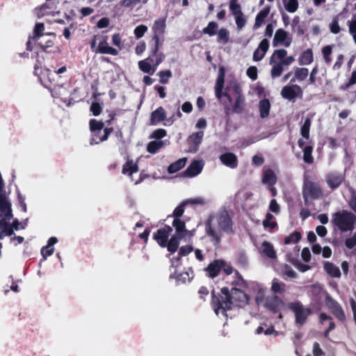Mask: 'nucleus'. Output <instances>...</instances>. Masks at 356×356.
<instances>
[{
    "label": "nucleus",
    "mask_w": 356,
    "mask_h": 356,
    "mask_svg": "<svg viewBox=\"0 0 356 356\" xmlns=\"http://www.w3.org/2000/svg\"><path fill=\"white\" fill-rule=\"evenodd\" d=\"M220 293L215 294L214 291L211 292V305L215 313L218 315L221 311L222 314L232 307V300L238 303L248 302L249 297L241 289L232 288L231 291L228 287H222L220 289Z\"/></svg>",
    "instance_id": "nucleus-1"
},
{
    "label": "nucleus",
    "mask_w": 356,
    "mask_h": 356,
    "mask_svg": "<svg viewBox=\"0 0 356 356\" xmlns=\"http://www.w3.org/2000/svg\"><path fill=\"white\" fill-rule=\"evenodd\" d=\"M287 51L284 49H276L270 57L269 63L272 65L270 75L273 79L280 76L284 70L292 64L295 59L293 56H287Z\"/></svg>",
    "instance_id": "nucleus-2"
},
{
    "label": "nucleus",
    "mask_w": 356,
    "mask_h": 356,
    "mask_svg": "<svg viewBox=\"0 0 356 356\" xmlns=\"http://www.w3.org/2000/svg\"><path fill=\"white\" fill-rule=\"evenodd\" d=\"M331 222L342 233L352 232L355 227L356 216L350 211L342 209L332 215Z\"/></svg>",
    "instance_id": "nucleus-3"
},
{
    "label": "nucleus",
    "mask_w": 356,
    "mask_h": 356,
    "mask_svg": "<svg viewBox=\"0 0 356 356\" xmlns=\"http://www.w3.org/2000/svg\"><path fill=\"white\" fill-rule=\"evenodd\" d=\"M288 308L294 314L295 322L298 325H304L308 317L312 314V309L304 307L299 300L289 302Z\"/></svg>",
    "instance_id": "nucleus-4"
},
{
    "label": "nucleus",
    "mask_w": 356,
    "mask_h": 356,
    "mask_svg": "<svg viewBox=\"0 0 356 356\" xmlns=\"http://www.w3.org/2000/svg\"><path fill=\"white\" fill-rule=\"evenodd\" d=\"M221 270L226 275H229L233 273L234 269L231 265L223 259H215L205 268L207 275L211 278L217 277Z\"/></svg>",
    "instance_id": "nucleus-5"
},
{
    "label": "nucleus",
    "mask_w": 356,
    "mask_h": 356,
    "mask_svg": "<svg viewBox=\"0 0 356 356\" xmlns=\"http://www.w3.org/2000/svg\"><path fill=\"white\" fill-rule=\"evenodd\" d=\"M302 196L305 204H307L309 198L316 200L322 197L323 191L318 183L312 181H306L303 186Z\"/></svg>",
    "instance_id": "nucleus-6"
},
{
    "label": "nucleus",
    "mask_w": 356,
    "mask_h": 356,
    "mask_svg": "<svg viewBox=\"0 0 356 356\" xmlns=\"http://www.w3.org/2000/svg\"><path fill=\"white\" fill-rule=\"evenodd\" d=\"M325 303L330 312L341 322L346 321V315L342 307L330 295H327L325 299Z\"/></svg>",
    "instance_id": "nucleus-7"
},
{
    "label": "nucleus",
    "mask_w": 356,
    "mask_h": 356,
    "mask_svg": "<svg viewBox=\"0 0 356 356\" xmlns=\"http://www.w3.org/2000/svg\"><path fill=\"white\" fill-rule=\"evenodd\" d=\"M216 219L218 225L221 231L227 234H232L234 232L233 222L227 210L220 211L217 214Z\"/></svg>",
    "instance_id": "nucleus-8"
},
{
    "label": "nucleus",
    "mask_w": 356,
    "mask_h": 356,
    "mask_svg": "<svg viewBox=\"0 0 356 356\" xmlns=\"http://www.w3.org/2000/svg\"><path fill=\"white\" fill-rule=\"evenodd\" d=\"M232 89L236 99L232 108V113L241 114L243 113L245 106V98L242 93L241 87L238 84H235Z\"/></svg>",
    "instance_id": "nucleus-9"
},
{
    "label": "nucleus",
    "mask_w": 356,
    "mask_h": 356,
    "mask_svg": "<svg viewBox=\"0 0 356 356\" xmlns=\"http://www.w3.org/2000/svg\"><path fill=\"white\" fill-rule=\"evenodd\" d=\"M284 305V302L277 295L268 296L265 298L264 307L274 314L280 313Z\"/></svg>",
    "instance_id": "nucleus-10"
},
{
    "label": "nucleus",
    "mask_w": 356,
    "mask_h": 356,
    "mask_svg": "<svg viewBox=\"0 0 356 356\" xmlns=\"http://www.w3.org/2000/svg\"><path fill=\"white\" fill-rule=\"evenodd\" d=\"M345 179L344 174L337 171L329 172L325 175L326 183L332 191L338 188L344 182Z\"/></svg>",
    "instance_id": "nucleus-11"
},
{
    "label": "nucleus",
    "mask_w": 356,
    "mask_h": 356,
    "mask_svg": "<svg viewBox=\"0 0 356 356\" xmlns=\"http://www.w3.org/2000/svg\"><path fill=\"white\" fill-rule=\"evenodd\" d=\"M172 232V228L170 225H165L163 227L157 229L153 234V239L161 248H165L168 245L169 236Z\"/></svg>",
    "instance_id": "nucleus-12"
},
{
    "label": "nucleus",
    "mask_w": 356,
    "mask_h": 356,
    "mask_svg": "<svg viewBox=\"0 0 356 356\" xmlns=\"http://www.w3.org/2000/svg\"><path fill=\"white\" fill-rule=\"evenodd\" d=\"M161 44H162L160 42V39H158L156 36L155 42H153L151 51L148 56L149 61L152 62L156 67L161 63L165 58V55L162 52L159 51Z\"/></svg>",
    "instance_id": "nucleus-13"
},
{
    "label": "nucleus",
    "mask_w": 356,
    "mask_h": 356,
    "mask_svg": "<svg viewBox=\"0 0 356 356\" xmlns=\"http://www.w3.org/2000/svg\"><path fill=\"white\" fill-rule=\"evenodd\" d=\"M108 35H99V42L97 47L95 49V53L102 54H111L113 56L118 55L119 51L116 49L108 45Z\"/></svg>",
    "instance_id": "nucleus-14"
},
{
    "label": "nucleus",
    "mask_w": 356,
    "mask_h": 356,
    "mask_svg": "<svg viewBox=\"0 0 356 356\" xmlns=\"http://www.w3.org/2000/svg\"><path fill=\"white\" fill-rule=\"evenodd\" d=\"M292 42V38L289 35V33L282 29H279L276 31L273 44L274 47L278 44H282L286 47H289Z\"/></svg>",
    "instance_id": "nucleus-15"
},
{
    "label": "nucleus",
    "mask_w": 356,
    "mask_h": 356,
    "mask_svg": "<svg viewBox=\"0 0 356 356\" xmlns=\"http://www.w3.org/2000/svg\"><path fill=\"white\" fill-rule=\"evenodd\" d=\"M36 45L41 49V53L47 55H56L60 53V48L55 45L54 40H47L44 43L42 42H36Z\"/></svg>",
    "instance_id": "nucleus-16"
},
{
    "label": "nucleus",
    "mask_w": 356,
    "mask_h": 356,
    "mask_svg": "<svg viewBox=\"0 0 356 356\" xmlns=\"http://www.w3.org/2000/svg\"><path fill=\"white\" fill-rule=\"evenodd\" d=\"M204 164L202 161L194 160L182 172V176L186 177H193L199 175L202 169Z\"/></svg>",
    "instance_id": "nucleus-17"
},
{
    "label": "nucleus",
    "mask_w": 356,
    "mask_h": 356,
    "mask_svg": "<svg viewBox=\"0 0 356 356\" xmlns=\"http://www.w3.org/2000/svg\"><path fill=\"white\" fill-rule=\"evenodd\" d=\"M211 220V217H209L206 223V233L210 237L211 241L215 245L218 246L221 242L222 234L212 227Z\"/></svg>",
    "instance_id": "nucleus-18"
},
{
    "label": "nucleus",
    "mask_w": 356,
    "mask_h": 356,
    "mask_svg": "<svg viewBox=\"0 0 356 356\" xmlns=\"http://www.w3.org/2000/svg\"><path fill=\"white\" fill-rule=\"evenodd\" d=\"M299 92L302 93V89L296 84L284 86L281 90L282 97L289 100L295 99Z\"/></svg>",
    "instance_id": "nucleus-19"
},
{
    "label": "nucleus",
    "mask_w": 356,
    "mask_h": 356,
    "mask_svg": "<svg viewBox=\"0 0 356 356\" xmlns=\"http://www.w3.org/2000/svg\"><path fill=\"white\" fill-rule=\"evenodd\" d=\"M269 41L268 39H263L257 49H256L253 53V60L256 62L261 60L265 56L267 51L269 49Z\"/></svg>",
    "instance_id": "nucleus-20"
},
{
    "label": "nucleus",
    "mask_w": 356,
    "mask_h": 356,
    "mask_svg": "<svg viewBox=\"0 0 356 356\" xmlns=\"http://www.w3.org/2000/svg\"><path fill=\"white\" fill-rule=\"evenodd\" d=\"M221 163L230 168H236L238 164L237 156L232 152H227L220 156Z\"/></svg>",
    "instance_id": "nucleus-21"
},
{
    "label": "nucleus",
    "mask_w": 356,
    "mask_h": 356,
    "mask_svg": "<svg viewBox=\"0 0 356 356\" xmlns=\"http://www.w3.org/2000/svg\"><path fill=\"white\" fill-rule=\"evenodd\" d=\"M191 273L188 271L177 273V270H175L174 273L170 275V279L175 278L178 283H186L189 282L193 277V272L191 268H189Z\"/></svg>",
    "instance_id": "nucleus-22"
},
{
    "label": "nucleus",
    "mask_w": 356,
    "mask_h": 356,
    "mask_svg": "<svg viewBox=\"0 0 356 356\" xmlns=\"http://www.w3.org/2000/svg\"><path fill=\"white\" fill-rule=\"evenodd\" d=\"M166 118V112L162 106H159L151 113L150 123L156 125L158 123L165 120Z\"/></svg>",
    "instance_id": "nucleus-23"
},
{
    "label": "nucleus",
    "mask_w": 356,
    "mask_h": 356,
    "mask_svg": "<svg viewBox=\"0 0 356 356\" xmlns=\"http://www.w3.org/2000/svg\"><path fill=\"white\" fill-rule=\"evenodd\" d=\"M165 19L161 18L156 20L152 26V30L154 32V35L152 37V41L155 42V37L159 39L161 35H163L165 32Z\"/></svg>",
    "instance_id": "nucleus-24"
},
{
    "label": "nucleus",
    "mask_w": 356,
    "mask_h": 356,
    "mask_svg": "<svg viewBox=\"0 0 356 356\" xmlns=\"http://www.w3.org/2000/svg\"><path fill=\"white\" fill-rule=\"evenodd\" d=\"M172 226L175 229V235L184 238L188 232L186 228V222L184 220L178 218H174Z\"/></svg>",
    "instance_id": "nucleus-25"
},
{
    "label": "nucleus",
    "mask_w": 356,
    "mask_h": 356,
    "mask_svg": "<svg viewBox=\"0 0 356 356\" xmlns=\"http://www.w3.org/2000/svg\"><path fill=\"white\" fill-rule=\"evenodd\" d=\"M313 61L314 55L312 49H307L303 51L298 58V63L300 65H308Z\"/></svg>",
    "instance_id": "nucleus-26"
},
{
    "label": "nucleus",
    "mask_w": 356,
    "mask_h": 356,
    "mask_svg": "<svg viewBox=\"0 0 356 356\" xmlns=\"http://www.w3.org/2000/svg\"><path fill=\"white\" fill-rule=\"evenodd\" d=\"M270 6H266L257 13L255 18V22L254 24V29L259 28L263 24L266 18L267 17L270 13Z\"/></svg>",
    "instance_id": "nucleus-27"
},
{
    "label": "nucleus",
    "mask_w": 356,
    "mask_h": 356,
    "mask_svg": "<svg viewBox=\"0 0 356 356\" xmlns=\"http://www.w3.org/2000/svg\"><path fill=\"white\" fill-rule=\"evenodd\" d=\"M261 252L270 259L276 258V252L273 244L268 241H264L261 245Z\"/></svg>",
    "instance_id": "nucleus-28"
},
{
    "label": "nucleus",
    "mask_w": 356,
    "mask_h": 356,
    "mask_svg": "<svg viewBox=\"0 0 356 356\" xmlns=\"http://www.w3.org/2000/svg\"><path fill=\"white\" fill-rule=\"evenodd\" d=\"M319 321L322 324H324L325 321H328L329 323L328 327L324 332V336L327 337L329 333L335 328V323L333 318L325 313H321L319 316Z\"/></svg>",
    "instance_id": "nucleus-29"
},
{
    "label": "nucleus",
    "mask_w": 356,
    "mask_h": 356,
    "mask_svg": "<svg viewBox=\"0 0 356 356\" xmlns=\"http://www.w3.org/2000/svg\"><path fill=\"white\" fill-rule=\"evenodd\" d=\"M277 181V177L271 169H268L264 171L263 177H262V182L264 184H266L269 186H273L275 184Z\"/></svg>",
    "instance_id": "nucleus-30"
},
{
    "label": "nucleus",
    "mask_w": 356,
    "mask_h": 356,
    "mask_svg": "<svg viewBox=\"0 0 356 356\" xmlns=\"http://www.w3.org/2000/svg\"><path fill=\"white\" fill-rule=\"evenodd\" d=\"M270 109V101L268 99H263L259 101V115L261 118H267L269 115Z\"/></svg>",
    "instance_id": "nucleus-31"
},
{
    "label": "nucleus",
    "mask_w": 356,
    "mask_h": 356,
    "mask_svg": "<svg viewBox=\"0 0 356 356\" xmlns=\"http://www.w3.org/2000/svg\"><path fill=\"white\" fill-rule=\"evenodd\" d=\"M183 238V237L173 235L172 237L168 241V245H165L168 251L171 253H175L179 248L180 241Z\"/></svg>",
    "instance_id": "nucleus-32"
},
{
    "label": "nucleus",
    "mask_w": 356,
    "mask_h": 356,
    "mask_svg": "<svg viewBox=\"0 0 356 356\" xmlns=\"http://www.w3.org/2000/svg\"><path fill=\"white\" fill-rule=\"evenodd\" d=\"M151 63L152 62L149 61L148 58L145 60H140L138 62L139 69L144 73L153 74L157 67H156L155 65L152 67L151 65Z\"/></svg>",
    "instance_id": "nucleus-33"
},
{
    "label": "nucleus",
    "mask_w": 356,
    "mask_h": 356,
    "mask_svg": "<svg viewBox=\"0 0 356 356\" xmlns=\"http://www.w3.org/2000/svg\"><path fill=\"white\" fill-rule=\"evenodd\" d=\"M324 270L331 277H340L341 276V271L339 267L331 262L326 261L324 264Z\"/></svg>",
    "instance_id": "nucleus-34"
},
{
    "label": "nucleus",
    "mask_w": 356,
    "mask_h": 356,
    "mask_svg": "<svg viewBox=\"0 0 356 356\" xmlns=\"http://www.w3.org/2000/svg\"><path fill=\"white\" fill-rule=\"evenodd\" d=\"M44 24L42 22L36 23L33 31V35H31V38H32L33 41L36 43L38 40L44 35Z\"/></svg>",
    "instance_id": "nucleus-35"
},
{
    "label": "nucleus",
    "mask_w": 356,
    "mask_h": 356,
    "mask_svg": "<svg viewBox=\"0 0 356 356\" xmlns=\"http://www.w3.org/2000/svg\"><path fill=\"white\" fill-rule=\"evenodd\" d=\"M186 161H187L186 158L179 159V160H177L175 162L171 163L168 166V172L170 174H173V173H175V172H178L179 170L182 169L186 165Z\"/></svg>",
    "instance_id": "nucleus-36"
},
{
    "label": "nucleus",
    "mask_w": 356,
    "mask_h": 356,
    "mask_svg": "<svg viewBox=\"0 0 356 356\" xmlns=\"http://www.w3.org/2000/svg\"><path fill=\"white\" fill-rule=\"evenodd\" d=\"M309 75V70L306 67H297L294 72V77L291 79V82L296 80L302 81L306 79Z\"/></svg>",
    "instance_id": "nucleus-37"
},
{
    "label": "nucleus",
    "mask_w": 356,
    "mask_h": 356,
    "mask_svg": "<svg viewBox=\"0 0 356 356\" xmlns=\"http://www.w3.org/2000/svg\"><path fill=\"white\" fill-rule=\"evenodd\" d=\"M273 215L269 212H268L266 215V218L262 222V225L265 229H269V230L272 231L275 227H277V223L276 221L273 220Z\"/></svg>",
    "instance_id": "nucleus-38"
},
{
    "label": "nucleus",
    "mask_w": 356,
    "mask_h": 356,
    "mask_svg": "<svg viewBox=\"0 0 356 356\" xmlns=\"http://www.w3.org/2000/svg\"><path fill=\"white\" fill-rule=\"evenodd\" d=\"M138 171V166L134 163L132 161H128L123 165L122 172L124 175H131L133 173Z\"/></svg>",
    "instance_id": "nucleus-39"
},
{
    "label": "nucleus",
    "mask_w": 356,
    "mask_h": 356,
    "mask_svg": "<svg viewBox=\"0 0 356 356\" xmlns=\"http://www.w3.org/2000/svg\"><path fill=\"white\" fill-rule=\"evenodd\" d=\"M303 161L307 164L314 163V157L312 156L313 147L312 145H306L303 149Z\"/></svg>",
    "instance_id": "nucleus-40"
},
{
    "label": "nucleus",
    "mask_w": 356,
    "mask_h": 356,
    "mask_svg": "<svg viewBox=\"0 0 356 356\" xmlns=\"http://www.w3.org/2000/svg\"><path fill=\"white\" fill-rule=\"evenodd\" d=\"M114 131L113 128L108 126L107 127L104 129V134L102 136L101 138L99 140H95V138L90 139V145L92 144H99L102 142L106 141L108 140L109 135Z\"/></svg>",
    "instance_id": "nucleus-41"
},
{
    "label": "nucleus",
    "mask_w": 356,
    "mask_h": 356,
    "mask_svg": "<svg viewBox=\"0 0 356 356\" xmlns=\"http://www.w3.org/2000/svg\"><path fill=\"white\" fill-rule=\"evenodd\" d=\"M114 131L113 128L108 126L107 127L104 129V134L102 136L101 138L99 140H95V138L90 139V145L92 144H99L102 142L106 141L108 140L109 135Z\"/></svg>",
    "instance_id": "nucleus-42"
},
{
    "label": "nucleus",
    "mask_w": 356,
    "mask_h": 356,
    "mask_svg": "<svg viewBox=\"0 0 356 356\" xmlns=\"http://www.w3.org/2000/svg\"><path fill=\"white\" fill-rule=\"evenodd\" d=\"M104 122L102 121H98L95 119H91L89 122V127L91 133L97 131H102L104 129Z\"/></svg>",
    "instance_id": "nucleus-43"
},
{
    "label": "nucleus",
    "mask_w": 356,
    "mask_h": 356,
    "mask_svg": "<svg viewBox=\"0 0 356 356\" xmlns=\"http://www.w3.org/2000/svg\"><path fill=\"white\" fill-rule=\"evenodd\" d=\"M301 238H302L301 233L300 232L296 231V232H293L290 235L286 236L284 238V242L286 245L290 244V243H297L298 242H299L300 241Z\"/></svg>",
    "instance_id": "nucleus-44"
},
{
    "label": "nucleus",
    "mask_w": 356,
    "mask_h": 356,
    "mask_svg": "<svg viewBox=\"0 0 356 356\" xmlns=\"http://www.w3.org/2000/svg\"><path fill=\"white\" fill-rule=\"evenodd\" d=\"M311 124H312L311 119L309 118H307L305 120V122L301 127V129H300L301 136L306 139H308L309 138V130H310Z\"/></svg>",
    "instance_id": "nucleus-45"
},
{
    "label": "nucleus",
    "mask_w": 356,
    "mask_h": 356,
    "mask_svg": "<svg viewBox=\"0 0 356 356\" xmlns=\"http://www.w3.org/2000/svg\"><path fill=\"white\" fill-rule=\"evenodd\" d=\"M218 25L216 22H210L208 25L203 29L202 33L213 36L216 34Z\"/></svg>",
    "instance_id": "nucleus-46"
},
{
    "label": "nucleus",
    "mask_w": 356,
    "mask_h": 356,
    "mask_svg": "<svg viewBox=\"0 0 356 356\" xmlns=\"http://www.w3.org/2000/svg\"><path fill=\"white\" fill-rule=\"evenodd\" d=\"M204 136V131H199L197 132L192 134L189 138L192 143L197 148L200 144L202 141V138Z\"/></svg>",
    "instance_id": "nucleus-47"
},
{
    "label": "nucleus",
    "mask_w": 356,
    "mask_h": 356,
    "mask_svg": "<svg viewBox=\"0 0 356 356\" xmlns=\"http://www.w3.org/2000/svg\"><path fill=\"white\" fill-rule=\"evenodd\" d=\"M333 45H327L322 48V55L326 64H330L332 61L331 54Z\"/></svg>",
    "instance_id": "nucleus-48"
},
{
    "label": "nucleus",
    "mask_w": 356,
    "mask_h": 356,
    "mask_svg": "<svg viewBox=\"0 0 356 356\" xmlns=\"http://www.w3.org/2000/svg\"><path fill=\"white\" fill-rule=\"evenodd\" d=\"M163 146V142L161 140H153L149 142L147 146V150L151 154L156 153L159 149Z\"/></svg>",
    "instance_id": "nucleus-49"
},
{
    "label": "nucleus",
    "mask_w": 356,
    "mask_h": 356,
    "mask_svg": "<svg viewBox=\"0 0 356 356\" xmlns=\"http://www.w3.org/2000/svg\"><path fill=\"white\" fill-rule=\"evenodd\" d=\"M285 9L289 13H294L298 8V0H282Z\"/></svg>",
    "instance_id": "nucleus-50"
},
{
    "label": "nucleus",
    "mask_w": 356,
    "mask_h": 356,
    "mask_svg": "<svg viewBox=\"0 0 356 356\" xmlns=\"http://www.w3.org/2000/svg\"><path fill=\"white\" fill-rule=\"evenodd\" d=\"M186 202L183 201L179 206H177L173 211L172 215H169L168 218L170 216L174 217V218L180 219L184 213L185 207L186 206Z\"/></svg>",
    "instance_id": "nucleus-51"
},
{
    "label": "nucleus",
    "mask_w": 356,
    "mask_h": 356,
    "mask_svg": "<svg viewBox=\"0 0 356 356\" xmlns=\"http://www.w3.org/2000/svg\"><path fill=\"white\" fill-rule=\"evenodd\" d=\"M229 39V33L225 28H221L218 32V42H222L223 44L228 42Z\"/></svg>",
    "instance_id": "nucleus-52"
},
{
    "label": "nucleus",
    "mask_w": 356,
    "mask_h": 356,
    "mask_svg": "<svg viewBox=\"0 0 356 356\" xmlns=\"http://www.w3.org/2000/svg\"><path fill=\"white\" fill-rule=\"evenodd\" d=\"M271 290L274 293H282L285 291V284L279 282L277 279H274L272 282Z\"/></svg>",
    "instance_id": "nucleus-53"
},
{
    "label": "nucleus",
    "mask_w": 356,
    "mask_h": 356,
    "mask_svg": "<svg viewBox=\"0 0 356 356\" xmlns=\"http://www.w3.org/2000/svg\"><path fill=\"white\" fill-rule=\"evenodd\" d=\"M36 54H37V60H36V63L34 65L33 74L35 76H39L41 73L42 64L43 61L44 60V57L42 56V58H40V52H37Z\"/></svg>",
    "instance_id": "nucleus-54"
},
{
    "label": "nucleus",
    "mask_w": 356,
    "mask_h": 356,
    "mask_svg": "<svg viewBox=\"0 0 356 356\" xmlns=\"http://www.w3.org/2000/svg\"><path fill=\"white\" fill-rule=\"evenodd\" d=\"M229 8L233 15L236 16L243 13L240 4L237 3V0H231L229 2Z\"/></svg>",
    "instance_id": "nucleus-55"
},
{
    "label": "nucleus",
    "mask_w": 356,
    "mask_h": 356,
    "mask_svg": "<svg viewBox=\"0 0 356 356\" xmlns=\"http://www.w3.org/2000/svg\"><path fill=\"white\" fill-rule=\"evenodd\" d=\"M160 76V83L162 84H166L168 83L169 79L172 76V72L170 70H163L159 72Z\"/></svg>",
    "instance_id": "nucleus-56"
},
{
    "label": "nucleus",
    "mask_w": 356,
    "mask_h": 356,
    "mask_svg": "<svg viewBox=\"0 0 356 356\" xmlns=\"http://www.w3.org/2000/svg\"><path fill=\"white\" fill-rule=\"evenodd\" d=\"M356 83V70H354L351 73V76L348 81L345 83L344 85H342L340 86V89L342 90H348L351 86Z\"/></svg>",
    "instance_id": "nucleus-57"
},
{
    "label": "nucleus",
    "mask_w": 356,
    "mask_h": 356,
    "mask_svg": "<svg viewBox=\"0 0 356 356\" xmlns=\"http://www.w3.org/2000/svg\"><path fill=\"white\" fill-rule=\"evenodd\" d=\"M147 31V26L144 24H140L139 26H137L134 31V35L136 38H142L145 32Z\"/></svg>",
    "instance_id": "nucleus-58"
},
{
    "label": "nucleus",
    "mask_w": 356,
    "mask_h": 356,
    "mask_svg": "<svg viewBox=\"0 0 356 356\" xmlns=\"http://www.w3.org/2000/svg\"><path fill=\"white\" fill-rule=\"evenodd\" d=\"M224 82H225V70L222 67L220 68V72H219V74H218V79L216 81L215 88L223 89Z\"/></svg>",
    "instance_id": "nucleus-59"
},
{
    "label": "nucleus",
    "mask_w": 356,
    "mask_h": 356,
    "mask_svg": "<svg viewBox=\"0 0 356 356\" xmlns=\"http://www.w3.org/2000/svg\"><path fill=\"white\" fill-rule=\"evenodd\" d=\"M90 111L95 116H98L102 111V107L99 103L94 102L91 104Z\"/></svg>",
    "instance_id": "nucleus-60"
},
{
    "label": "nucleus",
    "mask_w": 356,
    "mask_h": 356,
    "mask_svg": "<svg viewBox=\"0 0 356 356\" xmlns=\"http://www.w3.org/2000/svg\"><path fill=\"white\" fill-rule=\"evenodd\" d=\"M330 32L334 34H337L340 32L341 28L339 25L337 17H334L330 24Z\"/></svg>",
    "instance_id": "nucleus-61"
},
{
    "label": "nucleus",
    "mask_w": 356,
    "mask_h": 356,
    "mask_svg": "<svg viewBox=\"0 0 356 356\" xmlns=\"http://www.w3.org/2000/svg\"><path fill=\"white\" fill-rule=\"evenodd\" d=\"M257 68L255 66H250L247 70V76L252 79V81H255L257 77Z\"/></svg>",
    "instance_id": "nucleus-62"
},
{
    "label": "nucleus",
    "mask_w": 356,
    "mask_h": 356,
    "mask_svg": "<svg viewBox=\"0 0 356 356\" xmlns=\"http://www.w3.org/2000/svg\"><path fill=\"white\" fill-rule=\"evenodd\" d=\"M235 21L237 26V29L239 30L242 29L246 24V19L243 16V13L235 16Z\"/></svg>",
    "instance_id": "nucleus-63"
},
{
    "label": "nucleus",
    "mask_w": 356,
    "mask_h": 356,
    "mask_svg": "<svg viewBox=\"0 0 356 356\" xmlns=\"http://www.w3.org/2000/svg\"><path fill=\"white\" fill-rule=\"evenodd\" d=\"M344 244L346 247L348 249H352L356 245V232L353 234V235L348 238L345 240Z\"/></svg>",
    "instance_id": "nucleus-64"
}]
</instances>
